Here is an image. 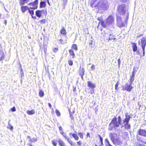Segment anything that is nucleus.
<instances>
[{
  "instance_id": "obj_61",
  "label": "nucleus",
  "mask_w": 146,
  "mask_h": 146,
  "mask_svg": "<svg viewBox=\"0 0 146 146\" xmlns=\"http://www.w3.org/2000/svg\"><path fill=\"white\" fill-rule=\"evenodd\" d=\"M21 77H22L23 76V75H24L23 73V72H22L21 73Z\"/></svg>"
},
{
  "instance_id": "obj_48",
  "label": "nucleus",
  "mask_w": 146,
  "mask_h": 146,
  "mask_svg": "<svg viewBox=\"0 0 146 146\" xmlns=\"http://www.w3.org/2000/svg\"><path fill=\"white\" fill-rule=\"evenodd\" d=\"M63 136L66 139H67L69 138L68 136H67L66 135V134H64Z\"/></svg>"
},
{
  "instance_id": "obj_24",
  "label": "nucleus",
  "mask_w": 146,
  "mask_h": 146,
  "mask_svg": "<svg viewBox=\"0 0 146 146\" xmlns=\"http://www.w3.org/2000/svg\"><path fill=\"white\" fill-rule=\"evenodd\" d=\"M60 33L62 34L66 35V31L64 27H63L62 30L60 31Z\"/></svg>"
},
{
  "instance_id": "obj_37",
  "label": "nucleus",
  "mask_w": 146,
  "mask_h": 146,
  "mask_svg": "<svg viewBox=\"0 0 146 146\" xmlns=\"http://www.w3.org/2000/svg\"><path fill=\"white\" fill-rule=\"evenodd\" d=\"M73 62L72 60H70L68 61V64L70 66H72L73 65Z\"/></svg>"
},
{
  "instance_id": "obj_44",
  "label": "nucleus",
  "mask_w": 146,
  "mask_h": 146,
  "mask_svg": "<svg viewBox=\"0 0 146 146\" xmlns=\"http://www.w3.org/2000/svg\"><path fill=\"white\" fill-rule=\"evenodd\" d=\"M40 22L44 24L45 23H46V19H43L41 20L40 21Z\"/></svg>"
},
{
  "instance_id": "obj_19",
  "label": "nucleus",
  "mask_w": 146,
  "mask_h": 146,
  "mask_svg": "<svg viewBox=\"0 0 146 146\" xmlns=\"http://www.w3.org/2000/svg\"><path fill=\"white\" fill-rule=\"evenodd\" d=\"M28 11L29 13H30V14L32 16V17L34 19H36V16H33V15L34 14V11L33 10H30L29 9H28Z\"/></svg>"
},
{
  "instance_id": "obj_33",
  "label": "nucleus",
  "mask_w": 146,
  "mask_h": 146,
  "mask_svg": "<svg viewBox=\"0 0 146 146\" xmlns=\"http://www.w3.org/2000/svg\"><path fill=\"white\" fill-rule=\"evenodd\" d=\"M52 143L53 145L54 146H56L57 145V140L55 139H53L52 141Z\"/></svg>"
},
{
  "instance_id": "obj_41",
  "label": "nucleus",
  "mask_w": 146,
  "mask_h": 146,
  "mask_svg": "<svg viewBox=\"0 0 146 146\" xmlns=\"http://www.w3.org/2000/svg\"><path fill=\"white\" fill-rule=\"evenodd\" d=\"M9 127H8V128L9 127V129L11 130H13V127L10 124H9Z\"/></svg>"
},
{
  "instance_id": "obj_55",
  "label": "nucleus",
  "mask_w": 146,
  "mask_h": 146,
  "mask_svg": "<svg viewBox=\"0 0 146 146\" xmlns=\"http://www.w3.org/2000/svg\"><path fill=\"white\" fill-rule=\"evenodd\" d=\"M60 134H62L63 135L64 134H65L64 133V132L62 131V130L61 131H60Z\"/></svg>"
},
{
  "instance_id": "obj_38",
  "label": "nucleus",
  "mask_w": 146,
  "mask_h": 146,
  "mask_svg": "<svg viewBox=\"0 0 146 146\" xmlns=\"http://www.w3.org/2000/svg\"><path fill=\"white\" fill-rule=\"evenodd\" d=\"M56 113L57 115L58 116H60V112L57 110H56Z\"/></svg>"
},
{
  "instance_id": "obj_29",
  "label": "nucleus",
  "mask_w": 146,
  "mask_h": 146,
  "mask_svg": "<svg viewBox=\"0 0 146 146\" xmlns=\"http://www.w3.org/2000/svg\"><path fill=\"white\" fill-rule=\"evenodd\" d=\"M39 96L40 97H43L44 95V93L43 92L42 90H40L39 92Z\"/></svg>"
},
{
  "instance_id": "obj_52",
  "label": "nucleus",
  "mask_w": 146,
  "mask_h": 146,
  "mask_svg": "<svg viewBox=\"0 0 146 146\" xmlns=\"http://www.w3.org/2000/svg\"><path fill=\"white\" fill-rule=\"evenodd\" d=\"M89 46H90L91 47H93V45L92 41H91V42H90L89 43Z\"/></svg>"
},
{
  "instance_id": "obj_28",
  "label": "nucleus",
  "mask_w": 146,
  "mask_h": 146,
  "mask_svg": "<svg viewBox=\"0 0 146 146\" xmlns=\"http://www.w3.org/2000/svg\"><path fill=\"white\" fill-rule=\"evenodd\" d=\"M72 48L75 51L78 50V47L76 44H73L72 46Z\"/></svg>"
},
{
  "instance_id": "obj_59",
  "label": "nucleus",
  "mask_w": 146,
  "mask_h": 146,
  "mask_svg": "<svg viewBox=\"0 0 146 146\" xmlns=\"http://www.w3.org/2000/svg\"><path fill=\"white\" fill-rule=\"evenodd\" d=\"M52 111H51V113H52L53 114H54V110L53 108H52Z\"/></svg>"
},
{
  "instance_id": "obj_53",
  "label": "nucleus",
  "mask_w": 146,
  "mask_h": 146,
  "mask_svg": "<svg viewBox=\"0 0 146 146\" xmlns=\"http://www.w3.org/2000/svg\"><path fill=\"white\" fill-rule=\"evenodd\" d=\"M70 114V116L71 117V118L72 119H74L73 117L72 116V113H71L70 111L69 112Z\"/></svg>"
},
{
  "instance_id": "obj_21",
  "label": "nucleus",
  "mask_w": 146,
  "mask_h": 146,
  "mask_svg": "<svg viewBox=\"0 0 146 146\" xmlns=\"http://www.w3.org/2000/svg\"><path fill=\"white\" fill-rule=\"evenodd\" d=\"M135 73L133 71L132 72V76L131 77V78L130 79V84H132L133 81L134 80V77L135 76Z\"/></svg>"
},
{
  "instance_id": "obj_56",
  "label": "nucleus",
  "mask_w": 146,
  "mask_h": 146,
  "mask_svg": "<svg viewBox=\"0 0 146 146\" xmlns=\"http://www.w3.org/2000/svg\"><path fill=\"white\" fill-rule=\"evenodd\" d=\"M60 42L61 43H62V44H63L64 43H63V40L62 39H60Z\"/></svg>"
},
{
  "instance_id": "obj_47",
  "label": "nucleus",
  "mask_w": 146,
  "mask_h": 146,
  "mask_svg": "<svg viewBox=\"0 0 146 146\" xmlns=\"http://www.w3.org/2000/svg\"><path fill=\"white\" fill-rule=\"evenodd\" d=\"M77 143L78 145L79 146H81V141H79L77 142Z\"/></svg>"
},
{
  "instance_id": "obj_32",
  "label": "nucleus",
  "mask_w": 146,
  "mask_h": 146,
  "mask_svg": "<svg viewBox=\"0 0 146 146\" xmlns=\"http://www.w3.org/2000/svg\"><path fill=\"white\" fill-rule=\"evenodd\" d=\"M37 141V139L36 138H35L34 137H33L32 139H31V138H30V139L29 140V141L30 142H34L36 141Z\"/></svg>"
},
{
  "instance_id": "obj_7",
  "label": "nucleus",
  "mask_w": 146,
  "mask_h": 146,
  "mask_svg": "<svg viewBox=\"0 0 146 146\" xmlns=\"http://www.w3.org/2000/svg\"><path fill=\"white\" fill-rule=\"evenodd\" d=\"M117 25L118 27L124 26L121 21V17L118 15H116Z\"/></svg>"
},
{
  "instance_id": "obj_6",
  "label": "nucleus",
  "mask_w": 146,
  "mask_h": 146,
  "mask_svg": "<svg viewBox=\"0 0 146 146\" xmlns=\"http://www.w3.org/2000/svg\"><path fill=\"white\" fill-rule=\"evenodd\" d=\"M139 44L141 46L142 48H145L146 45V37H143L141 39V40L138 41Z\"/></svg>"
},
{
  "instance_id": "obj_22",
  "label": "nucleus",
  "mask_w": 146,
  "mask_h": 146,
  "mask_svg": "<svg viewBox=\"0 0 146 146\" xmlns=\"http://www.w3.org/2000/svg\"><path fill=\"white\" fill-rule=\"evenodd\" d=\"M27 112L28 114L29 115L34 114L35 113V111L34 109L32 110L31 111L27 110Z\"/></svg>"
},
{
  "instance_id": "obj_27",
  "label": "nucleus",
  "mask_w": 146,
  "mask_h": 146,
  "mask_svg": "<svg viewBox=\"0 0 146 146\" xmlns=\"http://www.w3.org/2000/svg\"><path fill=\"white\" fill-rule=\"evenodd\" d=\"M132 47L133 48V51L135 52L137 50V46L135 44V43H134L133 44V46H132Z\"/></svg>"
},
{
  "instance_id": "obj_17",
  "label": "nucleus",
  "mask_w": 146,
  "mask_h": 146,
  "mask_svg": "<svg viewBox=\"0 0 146 146\" xmlns=\"http://www.w3.org/2000/svg\"><path fill=\"white\" fill-rule=\"evenodd\" d=\"M69 135L71 137V136H72V137H73L74 139L76 140H77L78 139L79 137L75 133H70L69 134Z\"/></svg>"
},
{
  "instance_id": "obj_62",
  "label": "nucleus",
  "mask_w": 146,
  "mask_h": 146,
  "mask_svg": "<svg viewBox=\"0 0 146 146\" xmlns=\"http://www.w3.org/2000/svg\"><path fill=\"white\" fill-rule=\"evenodd\" d=\"M137 54H139V52L138 50L137 51Z\"/></svg>"
},
{
  "instance_id": "obj_13",
  "label": "nucleus",
  "mask_w": 146,
  "mask_h": 146,
  "mask_svg": "<svg viewBox=\"0 0 146 146\" xmlns=\"http://www.w3.org/2000/svg\"><path fill=\"white\" fill-rule=\"evenodd\" d=\"M139 135L146 137V131L145 130L140 129L138 132Z\"/></svg>"
},
{
  "instance_id": "obj_60",
  "label": "nucleus",
  "mask_w": 146,
  "mask_h": 146,
  "mask_svg": "<svg viewBox=\"0 0 146 146\" xmlns=\"http://www.w3.org/2000/svg\"><path fill=\"white\" fill-rule=\"evenodd\" d=\"M87 137H90V133H87Z\"/></svg>"
},
{
  "instance_id": "obj_1",
  "label": "nucleus",
  "mask_w": 146,
  "mask_h": 146,
  "mask_svg": "<svg viewBox=\"0 0 146 146\" xmlns=\"http://www.w3.org/2000/svg\"><path fill=\"white\" fill-rule=\"evenodd\" d=\"M115 18L112 15H110L106 19V23L104 21L101 22V25L104 28L109 26H113L114 24Z\"/></svg>"
},
{
  "instance_id": "obj_43",
  "label": "nucleus",
  "mask_w": 146,
  "mask_h": 146,
  "mask_svg": "<svg viewBox=\"0 0 146 146\" xmlns=\"http://www.w3.org/2000/svg\"><path fill=\"white\" fill-rule=\"evenodd\" d=\"M96 0H92V1L91 2V6L92 7L94 6V3L95 1H96Z\"/></svg>"
},
{
  "instance_id": "obj_15",
  "label": "nucleus",
  "mask_w": 146,
  "mask_h": 146,
  "mask_svg": "<svg viewBox=\"0 0 146 146\" xmlns=\"http://www.w3.org/2000/svg\"><path fill=\"white\" fill-rule=\"evenodd\" d=\"M43 10H37L35 12L36 15L38 18H40L41 16V14Z\"/></svg>"
},
{
  "instance_id": "obj_12",
  "label": "nucleus",
  "mask_w": 146,
  "mask_h": 146,
  "mask_svg": "<svg viewBox=\"0 0 146 146\" xmlns=\"http://www.w3.org/2000/svg\"><path fill=\"white\" fill-rule=\"evenodd\" d=\"M79 72V74L81 76L82 79L83 80V76L85 72V70L83 68H81L80 66V67Z\"/></svg>"
},
{
  "instance_id": "obj_36",
  "label": "nucleus",
  "mask_w": 146,
  "mask_h": 146,
  "mask_svg": "<svg viewBox=\"0 0 146 146\" xmlns=\"http://www.w3.org/2000/svg\"><path fill=\"white\" fill-rule=\"evenodd\" d=\"M119 84V81H117V82L116 83L115 85V89L117 90V88L118 87V86Z\"/></svg>"
},
{
  "instance_id": "obj_49",
  "label": "nucleus",
  "mask_w": 146,
  "mask_h": 146,
  "mask_svg": "<svg viewBox=\"0 0 146 146\" xmlns=\"http://www.w3.org/2000/svg\"><path fill=\"white\" fill-rule=\"evenodd\" d=\"M118 63V64L119 66L120 65V59H118L117 60Z\"/></svg>"
},
{
  "instance_id": "obj_50",
  "label": "nucleus",
  "mask_w": 146,
  "mask_h": 146,
  "mask_svg": "<svg viewBox=\"0 0 146 146\" xmlns=\"http://www.w3.org/2000/svg\"><path fill=\"white\" fill-rule=\"evenodd\" d=\"M142 48L143 50V55L144 56L145 54V48Z\"/></svg>"
},
{
  "instance_id": "obj_34",
  "label": "nucleus",
  "mask_w": 146,
  "mask_h": 146,
  "mask_svg": "<svg viewBox=\"0 0 146 146\" xmlns=\"http://www.w3.org/2000/svg\"><path fill=\"white\" fill-rule=\"evenodd\" d=\"M78 135L82 139H83V133L81 132H80L79 131L78 132Z\"/></svg>"
},
{
  "instance_id": "obj_2",
  "label": "nucleus",
  "mask_w": 146,
  "mask_h": 146,
  "mask_svg": "<svg viewBox=\"0 0 146 146\" xmlns=\"http://www.w3.org/2000/svg\"><path fill=\"white\" fill-rule=\"evenodd\" d=\"M117 11L118 12L120 15H125L126 20H128L129 16L126 7L125 5L122 4L119 5L117 7Z\"/></svg>"
},
{
  "instance_id": "obj_46",
  "label": "nucleus",
  "mask_w": 146,
  "mask_h": 146,
  "mask_svg": "<svg viewBox=\"0 0 146 146\" xmlns=\"http://www.w3.org/2000/svg\"><path fill=\"white\" fill-rule=\"evenodd\" d=\"M11 110L12 111H16L15 108V107H13V108H11Z\"/></svg>"
},
{
  "instance_id": "obj_45",
  "label": "nucleus",
  "mask_w": 146,
  "mask_h": 146,
  "mask_svg": "<svg viewBox=\"0 0 146 146\" xmlns=\"http://www.w3.org/2000/svg\"><path fill=\"white\" fill-rule=\"evenodd\" d=\"M91 68L92 70H94L95 69V65H93L91 67Z\"/></svg>"
},
{
  "instance_id": "obj_20",
  "label": "nucleus",
  "mask_w": 146,
  "mask_h": 146,
  "mask_svg": "<svg viewBox=\"0 0 146 146\" xmlns=\"http://www.w3.org/2000/svg\"><path fill=\"white\" fill-rule=\"evenodd\" d=\"M70 55L72 56V58H73L75 56V54L73 50L72 49H70L69 50Z\"/></svg>"
},
{
  "instance_id": "obj_31",
  "label": "nucleus",
  "mask_w": 146,
  "mask_h": 146,
  "mask_svg": "<svg viewBox=\"0 0 146 146\" xmlns=\"http://www.w3.org/2000/svg\"><path fill=\"white\" fill-rule=\"evenodd\" d=\"M118 121L117 123H119V125H121V117L120 116H119L118 117Z\"/></svg>"
},
{
  "instance_id": "obj_18",
  "label": "nucleus",
  "mask_w": 146,
  "mask_h": 146,
  "mask_svg": "<svg viewBox=\"0 0 146 146\" xmlns=\"http://www.w3.org/2000/svg\"><path fill=\"white\" fill-rule=\"evenodd\" d=\"M28 9H29V8L27 6H22L21 7V10L23 13H24Z\"/></svg>"
},
{
  "instance_id": "obj_5",
  "label": "nucleus",
  "mask_w": 146,
  "mask_h": 146,
  "mask_svg": "<svg viewBox=\"0 0 146 146\" xmlns=\"http://www.w3.org/2000/svg\"><path fill=\"white\" fill-rule=\"evenodd\" d=\"M131 117L129 115L127 114L125 115V118L123 120V123L124 124L125 128L127 129H129L130 127V125L129 124V121Z\"/></svg>"
},
{
  "instance_id": "obj_63",
  "label": "nucleus",
  "mask_w": 146,
  "mask_h": 146,
  "mask_svg": "<svg viewBox=\"0 0 146 146\" xmlns=\"http://www.w3.org/2000/svg\"><path fill=\"white\" fill-rule=\"evenodd\" d=\"M29 145V146H33L30 143L28 144Z\"/></svg>"
},
{
  "instance_id": "obj_9",
  "label": "nucleus",
  "mask_w": 146,
  "mask_h": 146,
  "mask_svg": "<svg viewBox=\"0 0 146 146\" xmlns=\"http://www.w3.org/2000/svg\"><path fill=\"white\" fill-rule=\"evenodd\" d=\"M132 84H130V82L129 84L128 83H126L125 86L123 87V90H127L128 92H130L131 90L133 88L132 86H131Z\"/></svg>"
},
{
  "instance_id": "obj_39",
  "label": "nucleus",
  "mask_w": 146,
  "mask_h": 146,
  "mask_svg": "<svg viewBox=\"0 0 146 146\" xmlns=\"http://www.w3.org/2000/svg\"><path fill=\"white\" fill-rule=\"evenodd\" d=\"M67 140L68 141V142H69V143L70 145L72 144V141H71L70 138H68V139Z\"/></svg>"
},
{
  "instance_id": "obj_8",
  "label": "nucleus",
  "mask_w": 146,
  "mask_h": 146,
  "mask_svg": "<svg viewBox=\"0 0 146 146\" xmlns=\"http://www.w3.org/2000/svg\"><path fill=\"white\" fill-rule=\"evenodd\" d=\"M38 0H35L34 2L29 3V5L32 6L33 7H30L31 9H36L38 7Z\"/></svg>"
},
{
  "instance_id": "obj_64",
  "label": "nucleus",
  "mask_w": 146,
  "mask_h": 146,
  "mask_svg": "<svg viewBox=\"0 0 146 146\" xmlns=\"http://www.w3.org/2000/svg\"><path fill=\"white\" fill-rule=\"evenodd\" d=\"M139 146H145L143 145H140Z\"/></svg>"
},
{
  "instance_id": "obj_57",
  "label": "nucleus",
  "mask_w": 146,
  "mask_h": 146,
  "mask_svg": "<svg viewBox=\"0 0 146 146\" xmlns=\"http://www.w3.org/2000/svg\"><path fill=\"white\" fill-rule=\"evenodd\" d=\"M48 106H49V108L51 109V107H52V106H51V104L50 103H48Z\"/></svg>"
},
{
  "instance_id": "obj_30",
  "label": "nucleus",
  "mask_w": 146,
  "mask_h": 146,
  "mask_svg": "<svg viewBox=\"0 0 146 146\" xmlns=\"http://www.w3.org/2000/svg\"><path fill=\"white\" fill-rule=\"evenodd\" d=\"M0 54L1 55V57L0 58V60L2 61L4 59V53L3 52H0Z\"/></svg>"
},
{
  "instance_id": "obj_51",
  "label": "nucleus",
  "mask_w": 146,
  "mask_h": 146,
  "mask_svg": "<svg viewBox=\"0 0 146 146\" xmlns=\"http://www.w3.org/2000/svg\"><path fill=\"white\" fill-rule=\"evenodd\" d=\"M98 20L99 21H101V22H102V21H102V18L101 17H98Z\"/></svg>"
},
{
  "instance_id": "obj_42",
  "label": "nucleus",
  "mask_w": 146,
  "mask_h": 146,
  "mask_svg": "<svg viewBox=\"0 0 146 146\" xmlns=\"http://www.w3.org/2000/svg\"><path fill=\"white\" fill-rule=\"evenodd\" d=\"M98 136L100 138V140L101 143H102V141H103V138H102L100 136V135H99Z\"/></svg>"
},
{
  "instance_id": "obj_58",
  "label": "nucleus",
  "mask_w": 146,
  "mask_h": 146,
  "mask_svg": "<svg viewBox=\"0 0 146 146\" xmlns=\"http://www.w3.org/2000/svg\"><path fill=\"white\" fill-rule=\"evenodd\" d=\"M59 129H60V131H62V127L61 126H60L59 127Z\"/></svg>"
},
{
  "instance_id": "obj_14",
  "label": "nucleus",
  "mask_w": 146,
  "mask_h": 146,
  "mask_svg": "<svg viewBox=\"0 0 146 146\" xmlns=\"http://www.w3.org/2000/svg\"><path fill=\"white\" fill-rule=\"evenodd\" d=\"M88 86L90 88L93 89L95 87L96 84L95 83L90 81H88Z\"/></svg>"
},
{
  "instance_id": "obj_4",
  "label": "nucleus",
  "mask_w": 146,
  "mask_h": 146,
  "mask_svg": "<svg viewBox=\"0 0 146 146\" xmlns=\"http://www.w3.org/2000/svg\"><path fill=\"white\" fill-rule=\"evenodd\" d=\"M119 126V125L117 123V118L115 117L113 119L109 125V129L111 130L112 128L114 127H118Z\"/></svg>"
},
{
  "instance_id": "obj_54",
  "label": "nucleus",
  "mask_w": 146,
  "mask_h": 146,
  "mask_svg": "<svg viewBox=\"0 0 146 146\" xmlns=\"http://www.w3.org/2000/svg\"><path fill=\"white\" fill-rule=\"evenodd\" d=\"M58 50V48H55L53 50V51L55 52H56Z\"/></svg>"
},
{
  "instance_id": "obj_40",
  "label": "nucleus",
  "mask_w": 146,
  "mask_h": 146,
  "mask_svg": "<svg viewBox=\"0 0 146 146\" xmlns=\"http://www.w3.org/2000/svg\"><path fill=\"white\" fill-rule=\"evenodd\" d=\"M143 36V34H138L136 37L137 38H139Z\"/></svg>"
},
{
  "instance_id": "obj_11",
  "label": "nucleus",
  "mask_w": 146,
  "mask_h": 146,
  "mask_svg": "<svg viewBox=\"0 0 146 146\" xmlns=\"http://www.w3.org/2000/svg\"><path fill=\"white\" fill-rule=\"evenodd\" d=\"M113 143L114 144L117 145H120L122 143V142L119 136H118L117 138H115L114 141L113 142Z\"/></svg>"
},
{
  "instance_id": "obj_16",
  "label": "nucleus",
  "mask_w": 146,
  "mask_h": 146,
  "mask_svg": "<svg viewBox=\"0 0 146 146\" xmlns=\"http://www.w3.org/2000/svg\"><path fill=\"white\" fill-rule=\"evenodd\" d=\"M102 36L105 37L104 38L107 40V38H108L109 34L107 32H106L105 31H103L102 33Z\"/></svg>"
},
{
  "instance_id": "obj_10",
  "label": "nucleus",
  "mask_w": 146,
  "mask_h": 146,
  "mask_svg": "<svg viewBox=\"0 0 146 146\" xmlns=\"http://www.w3.org/2000/svg\"><path fill=\"white\" fill-rule=\"evenodd\" d=\"M109 136L112 142L114 141L115 138H117L118 137L117 134L114 133H110L109 134Z\"/></svg>"
},
{
  "instance_id": "obj_35",
  "label": "nucleus",
  "mask_w": 146,
  "mask_h": 146,
  "mask_svg": "<svg viewBox=\"0 0 146 146\" xmlns=\"http://www.w3.org/2000/svg\"><path fill=\"white\" fill-rule=\"evenodd\" d=\"M63 2L64 6L65 7L67 4L68 0H63Z\"/></svg>"
},
{
  "instance_id": "obj_25",
  "label": "nucleus",
  "mask_w": 146,
  "mask_h": 146,
  "mask_svg": "<svg viewBox=\"0 0 146 146\" xmlns=\"http://www.w3.org/2000/svg\"><path fill=\"white\" fill-rule=\"evenodd\" d=\"M58 142L60 146H65V144L63 141L60 139L58 140Z\"/></svg>"
},
{
  "instance_id": "obj_26",
  "label": "nucleus",
  "mask_w": 146,
  "mask_h": 146,
  "mask_svg": "<svg viewBox=\"0 0 146 146\" xmlns=\"http://www.w3.org/2000/svg\"><path fill=\"white\" fill-rule=\"evenodd\" d=\"M46 4L45 2L44 1H41L40 3V8H42L45 7L46 6Z\"/></svg>"
},
{
  "instance_id": "obj_23",
  "label": "nucleus",
  "mask_w": 146,
  "mask_h": 146,
  "mask_svg": "<svg viewBox=\"0 0 146 146\" xmlns=\"http://www.w3.org/2000/svg\"><path fill=\"white\" fill-rule=\"evenodd\" d=\"M114 37V36L112 34H109L108 38H107V40L108 41L111 40L112 39H113Z\"/></svg>"
},
{
  "instance_id": "obj_3",
  "label": "nucleus",
  "mask_w": 146,
  "mask_h": 146,
  "mask_svg": "<svg viewBox=\"0 0 146 146\" xmlns=\"http://www.w3.org/2000/svg\"><path fill=\"white\" fill-rule=\"evenodd\" d=\"M98 8L99 10L105 11L109 7L108 1L106 0H100L98 3Z\"/></svg>"
}]
</instances>
